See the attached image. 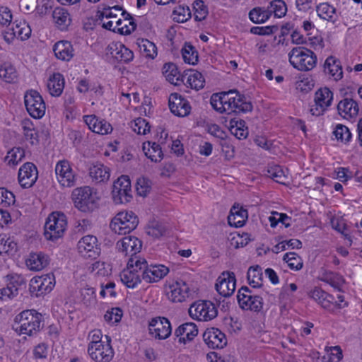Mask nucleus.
<instances>
[{"instance_id": "nucleus-19", "label": "nucleus", "mask_w": 362, "mask_h": 362, "mask_svg": "<svg viewBox=\"0 0 362 362\" xmlns=\"http://www.w3.org/2000/svg\"><path fill=\"white\" fill-rule=\"evenodd\" d=\"M171 112L177 117H186L191 112V106L186 98L177 93H171L168 98Z\"/></svg>"}, {"instance_id": "nucleus-20", "label": "nucleus", "mask_w": 362, "mask_h": 362, "mask_svg": "<svg viewBox=\"0 0 362 362\" xmlns=\"http://www.w3.org/2000/svg\"><path fill=\"white\" fill-rule=\"evenodd\" d=\"M78 252L85 257L95 259L100 253V248L98 245V239L93 235H86L78 243Z\"/></svg>"}, {"instance_id": "nucleus-53", "label": "nucleus", "mask_w": 362, "mask_h": 362, "mask_svg": "<svg viewBox=\"0 0 362 362\" xmlns=\"http://www.w3.org/2000/svg\"><path fill=\"white\" fill-rule=\"evenodd\" d=\"M132 130L138 134H146L150 131L148 122L144 118L138 117L131 122Z\"/></svg>"}, {"instance_id": "nucleus-36", "label": "nucleus", "mask_w": 362, "mask_h": 362, "mask_svg": "<svg viewBox=\"0 0 362 362\" xmlns=\"http://www.w3.org/2000/svg\"><path fill=\"white\" fill-rule=\"evenodd\" d=\"M310 297L317 301L318 303L325 309L331 308L334 300V297L332 295L326 293L320 288H315L310 292Z\"/></svg>"}, {"instance_id": "nucleus-29", "label": "nucleus", "mask_w": 362, "mask_h": 362, "mask_svg": "<svg viewBox=\"0 0 362 362\" xmlns=\"http://www.w3.org/2000/svg\"><path fill=\"white\" fill-rule=\"evenodd\" d=\"M57 58L62 61H69L74 57V49L69 41H59L53 47Z\"/></svg>"}, {"instance_id": "nucleus-61", "label": "nucleus", "mask_w": 362, "mask_h": 362, "mask_svg": "<svg viewBox=\"0 0 362 362\" xmlns=\"http://www.w3.org/2000/svg\"><path fill=\"white\" fill-rule=\"evenodd\" d=\"M266 176L272 180H274L275 178L281 179L286 177L282 168L279 165H273L269 167Z\"/></svg>"}, {"instance_id": "nucleus-51", "label": "nucleus", "mask_w": 362, "mask_h": 362, "mask_svg": "<svg viewBox=\"0 0 362 362\" xmlns=\"http://www.w3.org/2000/svg\"><path fill=\"white\" fill-rule=\"evenodd\" d=\"M250 19L255 23H262L269 18V13L267 9L255 8L249 13Z\"/></svg>"}, {"instance_id": "nucleus-15", "label": "nucleus", "mask_w": 362, "mask_h": 362, "mask_svg": "<svg viewBox=\"0 0 362 362\" xmlns=\"http://www.w3.org/2000/svg\"><path fill=\"white\" fill-rule=\"evenodd\" d=\"M8 279L6 287L0 289V299L10 300L18 294L19 289L25 286L24 277L18 274L8 275Z\"/></svg>"}, {"instance_id": "nucleus-31", "label": "nucleus", "mask_w": 362, "mask_h": 362, "mask_svg": "<svg viewBox=\"0 0 362 362\" xmlns=\"http://www.w3.org/2000/svg\"><path fill=\"white\" fill-rule=\"evenodd\" d=\"M48 264V257L42 252L31 253L26 260L27 267L33 271L42 270Z\"/></svg>"}, {"instance_id": "nucleus-39", "label": "nucleus", "mask_w": 362, "mask_h": 362, "mask_svg": "<svg viewBox=\"0 0 362 362\" xmlns=\"http://www.w3.org/2000/svg\"><path fill=\"white\" fill-rule=\"evenodd\" d=\"M56 175L58 178L65 181H73L74 175L69 163L67 160L59 161L55 167Z\"/></svg>"}, {"instance_id": "nucleus-32", "label": "nucleus", "mask_w": 362, "mask_h": 362, "mask_svg": "<svg viewBox=\"0 0 362 362\" xmlns=\"http://www.w3.org/2000/svg\"><path fill=\"white\" fill-rule=\"evenodd\" d=\"M228 129L230 133L238 139H246L249 134L245 122L243 119H231L229 122Z\"/></svg>"}, {"instance_id": "nucleus-11", "label": "nucleus", "mask_w": 362, "mask_h": 362, "mask_svg": "<svg viewBox=\"0 0 362 362\" xmlns=\"http://www.w3.org/2000/svg\"><path fill=\"white\" fill-rule=\"evenodd\" d=\"M168 298L173 303L185 301L191 295L192 290L190 285L182 279H177L166 287Z\"/></svg>"}, {"instance_id": "nucleus-22", "label": "nucleus", "mask_w": 362, "mask_h": 362, "mask_svg": "<svg viewBox=\"0 0 362 362\" xmlns=\"http://www.w3.org/2000/svg\"><path fill=\"white\" fill-rule=\"evenodd\" d=\"M107 54L111 55L118 62H129L134 58V53L121 42H112L106 49Z\"/></svg>"}, {"instance_id": "nucleus-34", "label": "nucleus", "mask_w": 362, "mask_h": 362, "mask_svg": "<svg viewBox=\"0 0 362 362\" xmlns=\"http://www.w3.org/2000/svg\"><path fill=\"white\" fill-rule=\"evenodd\" d=\"M54 22L62 30H66L71 24V19L68 11L62 7L56 8L53 11Z\"/></svg>"}, {"instance_id": "nucleus-55", "label": "nucleus", "mask_w": 362, "mask_h": 362, "mask_svg": "<svg viewBox=\"0 0 362 362\" xmlns=\"http://www.w3.org/2000/svg\"><path fill=\"white\" fill-rule=\"evenodd\" d=\"M194 10V18L197 21H202L206 18L208 14L207 7L204 5V1L197 0L193 4Z\"/></svg>"}, {"instance_id": "nucleus-43", "label": "nucleus", "mask_w": 362, "mask_h": 362, "mask_svg": "<svg viewBox=\"0 0 362 362\" xmlns=\"http://www.w3.org/2000/svg\"><path fill=\"white\" fill-rule=\"evenodd\" d=\"M163 74L166 80L172 84L177 85L180 81V74L173 63L165 64L163 67Z\"/></svg>"}, {"instance_id": "nucleus-48", "label": "nucleus", "mask_w": 362, "mask_h": 362, "mask_svg": "<svg viewBox=\"0 0 362 362\" xmlns=\"http://www.w3.org/2000/svg\"><path fill=\"white\" fill-rule=\"evenodd\" d=\"M283 259L288 264L291 269L298 271L302 269L303 262L301 257L296 252H287Z\"/></svg>"}, {"instance_id": "nucleus-28", "label": "nucleus", "mask_w": 362, "mask_h": 362, "mask_svg": "<svg viewBox=\"0 0 362 362\" xmlns=\"http://www.w3.org/2000/svg\"><path fill=\"white\" fill-rule=\"evenodd\" d=\"M198 334L197 325L193 322H187L179 326L175 331V335L179 337L180 342L191 341Z\"/></svg>"}, {"instance_id": "nucleus-57", "label": "nucleus", "mask_w": 362, "mask_h": 362, "mask_svg": "<svg viewBox=\"0 0 362 362\" xmlns=\"http://www.w3.org/2000/svg\"><path fill=\"white\" fill-rule=\"evenodd\" d=\"M122 317V310L119 308H114L106 312L104 319L107 322L115 324L121 320Z\"/></svg>"}, {"instance_id": "nucleus-6", "label": "nucleus", "mask_w": 362, "mask_h": 362, "mask_svg": "<svg viewBox=\"0 0 362 362\" xmlns=\"http://www.w3.org/2000/svg\"><path fill=\"white\" fill-rule=\"evenodd\" d=\"M67 221L66 216L58 211L52 212L47 217L45 224V236L49 240L61 238L66 230Z\"/></svg>"}, {"instance_id": "nucleus-3", "label": "nucleus", "mask_w": 362, "mask_h": 362, "mask_svg": "<svg viewBox=\"0 0 362 362\" xmlns=\"http://www.w3.org/2000/svg\"><path fill=\"white\" fill-rule=\"evenodd\" d=\"M129 264L140 269L142 279L147 283L158 282L169 272V269L163 264L148 265L146 260L140 257H133Z\"/></svg>"}, {"instance_id": "nucleus-59", "label": "nucleus", "mask_w": 362, "mask_h": 362, "mask_svg": "<svg viewBox=\"0 0 362 362\" xmlns=\"http://www.w3.org/2000/svg\"><path fill=\"white\" fill-rule=\"evenodd\" d=\"M15 202L13 194L4 187H0V205L8 206Z\"/></svg>"}, {"instance_id": "nucleus-7", "label": "nucleus", "mask_w": 362, "mask_h": 362, "mask_svg": "<svg viewBox=\"0 0 362 362\" xmlns=\"http://www.w3.org/2000/svg\"><path fill=\"white\" fill-rule=\"evenodd\" d=\"M189 315L194 320L207 322L217 316L218 310L211 301L199 300L190 305Z\"/></svg>"}, {"instance_id": "nucleus-56", "label": "nucleus", "mask_w": 362, "mask_h": 362, "mask_svg": "<svg viewBox=\"0 0 362 362\" xmlns=\"http://www.w3.org/2000/svg\"><path fill=\"white\" fill-rule=\"evenodd\" d=\"M28 125L23 126L24 136L25 139L30 143L32 145H36L38 144V135L36 130L33 128V124L28 123Z\"/></svg>"}, {"instance_id": "nucleus-44", "label": "nucleus", "mask_w": 362, "mask_h": 362, "mask_svg": "<svg viewBox=\"0 0 362 362\" xmlns=\"http://www.w3.org/2000/svg\"><path fill=\"white\" fill-rule=\"evenodd\" d=\"M18 75L15 67L10 63H4L0 66V78L6 83H13Z\"/></svg>"}, {"instance_id": "nucleus-14", "label": "nucleus", "mask_w": 362, "mask_h": 362, "mask_svg": "<svg viewBox=\"0 0 362 362\" xmlns=\"http://www.w3.org/2000/svg\"><path fill=\"white\" fill-rule=\"evenodd\" d=\"M333 100V93L327 87L320 88L315 93V104L310 112L313 115L320 116L324 114L331 105Z\"/></svg>"}, {"instance_id": "nucleus-23", "label": "nucleus", "mask_w": 362, "mask_h": 362, "mask_svg": "<svg viewBox=\"0 0 362 362\" xmlns=\"http://www.w3.org/2000/svg\"><path fill=\"white\" fill-rule=\"evenodd\" d=\"M205 343L211 349H222L227 344L226 335L217 328L207 329L203 334Z\"/></svg>"}, {"instance_id": "nucleus-41", "label": "nucleus", "mask_w": 362, "mask_h": 362, "mask_svg": "<svg viewBox=\"0 0 362 362\" xmlns=\"http://www.w3.org/2000/svg\"><path fill=\"white\" fill-rule=\"evenodd\" d=\"M143 150L146 156L152 161H159L163 158V152L159 144L156 142L144 143Z\"/></svg>"}, {"instance_id": "nucleus-12", "label": "nucleus", "mask_w": 362, "mask_h": 362, "mask_svg": "<svg viewBox=\"0 0 362 362\" xmlns=\"http://www.w3.org/2000/svg\"><path fill=\"white\" fill-rule=\"evenodd\" d=\"M106 342L88 346V353L95 362H110L114 356L110 338L105 335Z\"/></svg>"}, {"instance_id": "nucleus-4", "label": "nucleus", "mask_w": 362, "mask_h": 362, "mask_svg": "<svg viewBox=\"0 0 362 362\" xmlns=\"http://www.w3.org/2000/svg\"><path fill=\"white\" fill-rule=\"evenodd\" d=\"M72 199L75 206L81 211H93L100 199L98 192L88 186L77 187L72 192Z\"/></svg>"}, {"instance_id": "nucleus-40", "label": "nucleus", "mask_w": 362, "mask_h": 362, "mask_svg": "<svg viewBox=\"0 0 362 362\" xmlns=\"http://www.w3.org/2000/svg\"><path fill=\"white\" fill-rule=\"evenodd\" d=\"M38 172L36 166L32 163H25L18 171V181L23 180H30V181H37Z\"/></svg>"}, {"instance_id": "nucleus-60", "label": "nucleus", "mask_w": 362, "mask_h": 362, "mask_svg": "<svg viewBox=\"0 0 362 362\" xmlns=\"http://www.w3.org/2000/svg\"><path fill=\"white\" fill-rule=\"evenodd\" d=\"M173 20L177 22H185L190 17L188 7L178 6L173 11Z\"/></svg>"}, {"instance_id": "nucleus-50", "label": "nucleus", "mask_w": 362, "mask_h": 362, "mask_svg": "<svg viewBox=\"0 0 362 362\" xmlns=\"http://www.w3.org/2000/svg\"><path fill=\"white\" fill-rule=\"evenodd\" d=\"M25 156L24 150L21 148H13L5 157V162L9 165H16Z\"/></svg>"}, {"instance_id": "nucleus-21", "label": "nucleus", "mask_w": 362, "mask_h": 362, "mask_svg": "<svg viewBox=\"0 0 362 362\" xmlns=\"http://www.w3.org/2000/svg\"><path fill=\"white\" fill-rule=\"evenodd\" d=\"M112 197L117 204L129 202L132 199L131 182H113Z\"/></svg>"}, {"instance_id": "nucleus-33", "label": "nucleus", "mask_w": 362, "mask_h": 362, "mask_svg": "<svg viewBox=\"0 0 362 362\" xmlns=\"http://www.w3.org/2000/svg\"><path fill=\"white\" fill-rule=\"evenodd\" d=\"M319 279L320 281L330 284L332 287L339 291L345 281L341 275L328 270H323Z\"/></svg>"}, {"instance_id": "nucleus-17", "label": "nucleus", "mask_w": 362, "mask_h": 362, "mask_svg": "<svg viewBox=\"0 0 362 362\" xmlns=\"http://www.w3.org/2000/svg\"><path fill=\"white\" fill-rule=\"evenodd\" d=\"M142 247L141 241L134 236H125L117 243L118 250L126 256H129L128 262L133 257H138Z\"/></svg>"}, {"instance_id": "nucleus-2", "label": "nucleus", "mask_w": 362, "mask_h": 362, "mask_svg": "<svg viewBox=\"0 0 362 362\" xmlns=\"http://www.w3.org/2000/svg\"><path fill=\"white\" fill-rule=\"evenodd\" d=\"M42 316L35 310H25L17 315L13 329L19 334L36 335L42 328Z\"/></svg>"}, {"instance_id": "nucleus-27", "label": "nucleus", "mask_w": 362, "mask_h": 362, "mask_svg": "<svg viewBox=\"0 0 362 362\" xmlns=\"http://www.w3.org/2000/svg\"><path fill=\"white\" fill-rule=\"evenodd\" d=\"M339 114L344 118L356 117L358 113V103L351 98H346L339 101L337 105Z\"/></svg>"}, {"instance_id": "nucleus-18", "label": "nucleus", "mask_w": 362, "mask_h": 362, "mask_svg": "<svg viewBox=\"0 0 362 362\" xmlns=\"http://www.w3.org/2000/svg\"><path fill=\"white\" fill-rule=\"evenodd\" d=\"M149 332L156 339H167L172 332L170 321L164 317L153 318L149 322Z\"/></svg>"}, {"instance_id": "nucleus-62", "label": "nucleus", "mask_w": 362, "mask_h": 362, "mask_svg": "<svg viewBox=\"0 0 362 362\" xmlns=\"http://www.w3.org/2000/svg\"><path fill=\"white\" fill-rule=\"evenodd\" d=\"M37 5V0H20L19 6L25 13H30L35 11Z\"/></svg>"}, {"instance_id": "nucleus-45", "label": "nucleus", "mask_w": 362, "mask_h": 362, "mask_svg": "<svg viewBox=\"0 0 362 362\" xmlns=\"http://www.w3.org/2000/svg\"><path fill=\"white\" fill-rule=\"evenodd\" d=\"M140 51L146 57L153 59L157 55V48L154 43L147 39H141L138 42Z\"/></svg>"}, {"instance_id": "nucleus-8", "label": "nucleus", "mask_w": 362, "mask_h": 362, "mask_svg": "<svg viewBox=\"0 0 362 362\" xmlns=\"http://www.w3.org/2000/svg\"><path fill=\"white\" fill-rule=\"evenodd\" d=\"M138 223V217L134 212L122 211L113 218L110 223V228L116 233L125 235L135 229Z\"/></svg>"}, {"instance_id": "nucleus-1", "label": "nucleus", "mask_w": 362, "mask_h": 362, "mask_svg": "<svg viewBox=\"0 0 362 362\" xmlns=\"http://www.w3.org/2000/svg\"><path fill=\"white\" fill-rule=\"evenodd\" d=\"M210 103L213 108L220 113L247 112L252 110L251 103L236 90L214 93Z\"/></svg>"}, {"instance_id": "nucleus-16", "label": "nucleus", "mask_w": 362, "mask_h": 362, "mask_svg": "<svg viewBox=\"0 0 362 362\" xmlns=\"http://www.w3.org/2000/svg\"><path fill=\"white\" fill-rule=\"evenodd\" d=\"M236 279L231 272H223L218 276L216 283V289L223 297L230 296L235 290Z\"/></svg>"}, {"instance_id": "nucleus-5", "label": "nucleus", "mask_w": 362, "mask_h": 362, "mask_svg": "<svg viewBox=\"0 0 362 362\" xmlns=\"http://www.w3.org/2000/svg\"><path fill=\"white\" fill-rule=\"evenodd\" d=\"M289 62L299 71L312 70L317 63L315 54L303 47H296L288 53Z\"/></svg>"}, {"instance_id": "nucleus-37", "label": "nucleus", "mask_w": 362, "mask_h": 362, "mask_svg": "<svg viewBox=\"0 0 362 362\" xmlns=\"http://www.w3.org/2000/svg\"><path fill=\"white\" fill-rule=\"evenodd\" d=\"M90 177L98 181H107L110 178L109 168L102 163L93 164L89 169Z\"/></svg>"}, {"instance_id": "nucleus-25", "label": "nucleus", "mask_w": 362, "mask_h": 362, "mask_svg": "<svg viewBox=\"0 0 362 362\" xmlns=\"http://www.w3.org/2000/svg\"><path fill=\"white\" fill-rule=\"evenodd\" d=\"M248 218L247 209L235 204L230 209V214L228 216V222L230 226L240 228L245 225Z\"/></svg>"}, {"instance_id": "nucleus-46", "label": "nucleus", "mask_w": 362, "mask_h": 362, "mask_svg": "<svg viewBox=\"0 0 362 362\" xmlns=\"http://www.w3.org/2000/svg\"><path fill=\"white\" fill-rule=\"evenodd\" d=\"M267 10L269 13V16L272 13H274L275 17L281 18L286 15L287 8L283 0H273L270 2Z\"/></svg>"}, {"instance_id": "nucleus-13", "label": "nucleus", "mask_w": 362, "mask_h": 362, "mask_svg": "<svg viewBox=\"0 0 362 362\" xmlns=\"http://www.w3.org/2000/svg\"><path fill=\"white\" fill-rule=\"evenodd\" d=\"M55 285L53 274H47L41 276H35L30 281V292L35 297L49 293Z\"/></svg>"}, {"instance_id": "nucleus-49", "label": "nucleus", "mask_w": 362, "mask_h": 362, "mask_svg": "<svg viewBox=\"0 0 362 362\" xmlns=\"http://www.w3.org/2000/svg\"><path fill=\"white\" fill-rule=\"evenodd\" d=\"M335 8L327 3H322L317 7L318 16L325 20L334 21Z\"/></svg>"}, {"instance_id": "nucleus-58", "label": "nucleus", "mask_w": 362, "mask_h": 362, "mask_svg": "<svg viewBox=\"0 0 362 362\" xmlns=\"http://www.w3.org/2000/svg\"><path fill=\"white\" fill-rule=\"evenodd\" d=\"M17 244L10 238L0 237V254L16 251Z\"/></svg>"}, {"instance_id": "nucleus-64", "label": "nucleus", "mask_w": 362, "mask_h": 362, "mask_svg": "<svg viewBox=\"0 0 362 362\" xmlns=\"http://www.w3.org/2000/svg\"><path fill=\"white\" fill-rule=\"evenodd\" d=\"M332 177L334 179L344 178V181H348V180L352 179V173L347 168H338L334 170Z\"/></svg>"}, {"instance_id": "nucleus-30", "label": "nucleus", "mask_w": 362, "mask_h": 362, "mask_svg": "<svg viewBox=\"0 0 362 362\" xmlns=\"http://www.w3.org/2000/svg\"><path fill=\"white\" fill-rule=\"evenodd\" d=\"M47 89L52 96H59L64 88V78L60 73L53 74L47 82Z\"/></svg>"}, {"instance_id": "nucleus-9", "label": "nucleus", "mask_w": 362, "mask_h": 362, "mask_svg": "<svg viewBox=\"0 0 362 362\" xmlns=\"http://www.w3.org/2000/svg\"><path fill=\"white\" fill-rule=\"evenodd\" d=\"M237 298L239 306L243 310L259 313L263 308L262 298L254 294L247 286H243L238 290Z\"/></svg>"}, {"instance_id": "nucleus-35", "label": "nucleus", "mask_w": 362, "mask_h": 362, "mask_svg": "<svg viewBox=\"0 0 362 362\" xmlns=\"http://www.w3.org/2000/svg\"><path fill=\"white\" fill-rule=\"evenodd\" d=\"M325 71L332 76L335 81L341 79L343 76V71L340 62L333 57H329L326 59Z\"/></svg>"}, {"instance_id": "nucleus-10", "label": "nucleus", "mask_w": 362, "mask_h": 362, "mask_svg": "<svg viewBox=\"0 0 362 362\" xmlns=\"http://www.w3.org/2000/svg\"><path fill=\"white\" fill-rule=\"evenodd\" d=\"M26 110L30 115L35 119H40L45 113V103L41 95L36 90L27 91L24 95Z\"/></svg>"}, {"instance_id": "nucleus-52", "label": "nucleus", "mask_w": 362, "mask_h": 362, "mask_svg": "<svg viewBox=\"0 0 362 362\" xmlns=\"http://www.w3.org/2000/svg\"><path fill=\"white\" fill-rule=\"evenodd\" d=\"M333 134L335 138L344 144H346L351 139V133L349 128L345 125L339 124L334 128Z\"/></svg>"}, {"instance_id": "nucleus-63", "label": "nucleus", "mask_w": 362, "mask_h": 362, "mask_svg": "<svg viewBox=\"0 0 362 362\" xmlns=\"http://www.w3.org/2000/svg\"><path fill=\"white\" fill-rule=\"evenodd\" d=\"M20 26V32L16 37L21 40L28 39L31 35V28L30 25L25 21H21Z\"/></svg>"}, {"instance_id": "nucleus-54", "label": "nucleus", "mask_w": 362, "mask_h": 362, "mask_svg": "<svg viewBox=\"0 0 362 362\" xmlns=\"http://www.w3.org/2000/svg\"><path fill=\"white\" fill-rule=\"evenodd\" d=\"M146 233L156 238L163 236L165 232V227L157 221H152L146 228Z\"/></svg>"}, {"instance_id": "nucleus-47", "label": "nucleus", "mask_w": 362, "mask_h": 362, "mask_svg": "<svg viewBox=\"0 0 362 362\" xmlns=\"http://www.w3.org/2000/svg\"><path fill=\"white\" fill-rule=\"evenodd\" d=\"M205 83L203 75L199 71L191 72L187 78L186 84L191 88L199 90L204 87Z\"/></svg>"}, {"instance_id": "nucleus-38", "label": "nucleus", "mask_w": 362, "mask_h": 362, "mask_svg": "<svg viewBox=\"0 0 362 362\" xmlns=\"http://www.w3.org/2000/svg\"><path fill=\"white\" fill-rule=\"evenodd\" d=\"M247 278L252 287L260 288L263 282L262 268L258 265L250 267L247 271Z\"/></svg>"}, {"instance_id": "nucleus-24", "label": "nucleus", "mask_w": 362, "mask_h": 362, "mask_svg": "<svg viewBox=\"0 0 362 362\" xmlns=\"http://www.w3.org/2000/svg\"><path fill=\"white\" fill-rule=\"evenodd\" d=\"M141 274L139 267H131L127 262V269L120 274L122 282L128 288H134L141 282Z\"/></svg>"}, {"instance_id": "nucleus-26", "label": "nucleus", "mask_w": 362, "mask_h": 362, "mask_svg": "<svg viewBox=\"0 0 362 362\" xmlns=\"http://www.w3.org/2000/svg\"><path fill=\"white\" fill-rule=\"evenodd\" d=\"M85 123L93 132L100 134H107L111 132V125L105 120L99 119L95 115H86L83 117Z\"/></svg>"}, {"instance_id": "nucleus-42", "label": "nucleus", "mask_w": 362, "mask_h": 362, "mask_svg": "<svg viewBox=\"0 0 362 362\" xmlns=\"http://www.w3.org/2000/svg\"><path fill=\"white\" fill-rule=\"evenodd\" d=\"M182 55L185 63L194 65L197 63L199 56L195 47L190 43L185 42L182 48Z\"/></svg>"}]
</instances>
